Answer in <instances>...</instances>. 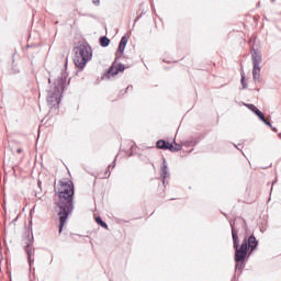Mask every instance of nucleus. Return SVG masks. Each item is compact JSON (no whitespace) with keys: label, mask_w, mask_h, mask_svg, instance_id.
<instances>
[{"label":"nucleus","mask_w":281,"mask_h":281,"mask_svg":"<svg viewBox=\"0 0 281 281\" xmlns=\"http://www.w3.org/2000/svg\"><path fill=\"white\" fill-rule=\"evenodd\" d=\"M56 195L58 201L56 202L59 216V234L63 233V227L69 218V214L74 212V182L71 180H60L58 182Z\"/></svg>","instance_id":"f257e3e1"},{"label":"nucleus","mask_w":281,"mask_h":281,"mask_svg":"<svg viewBox=\"0 0 281 281\" xmlns=\"http://www.w3.org/2000/svg\"><path fill=\"white\" fill-rule=\"evenodd\" d=\"M54 85V89L48 91L47 102L49 106L58 109L60 98H63V92L65 91V86L67 85V72H61V76L56 79Z\"/></svg>","instance_id":"f03ea898"},{"label":"nucleus","mask_w":281,"mask_h":281,"mask_svg":"<svg viewBox=\"0 0 281 281\" xmlns=\"http://www.w3.org/2000/svg\"><path fill=\"white\" fill-rule=\"evenodd\" d=\"M236 221L238 220L231 223L233 247L235 249V262H245V258H247V239H244L240 245V240L238 239V228H236Z\"/></svg>","instance_id":"7ed1b4c3"},{"label":"nucleus","mask_w":281,"mask_h":281,"mask_svg":"<svg viewBox=\"0 0 281 281\" xmlns=\"http://www.w3.org/2000/svg\"><path fill=\"white\" fill-rule=\"evenodd\" d=\"M91 58H93V50L91 49V46L81 44L75 48L74 63L78 69H83L87 67V64L89 60H91Z\"/></svg>","instance_id":"20e7f679"},{"label":"nucleus","mask_w":281,"mask_h":281,"mask_svg":"<svg viewBox=\"0 0 281 281\" xmlns=\"http://www.w3.org/2000/svg\"><path fill=\"white\" fill-rule=\"evenodd\" d=\"M251 60H252V78L255 82H260V64L262 63V53L259 50H251Z\"/></svg>","instance_id":"39448f33"},{"label":"nucleus","mask_w":281,"mask_h":281,"mask_svg":"<svg viewBox=\"0 0 281 281\" xmlns=\"http://www.w3.org/2000/svg\"><path fill=\"white\" fill-rule=\"evenodd\" d=\"M156 146L157 148H160V150H170L171 153H179V150L182 148L180 144L172 145L164 139L158 140Z\"/></svg>","instance_id":"423d86ee"},{"label":"nucleus","mask_w":281,"mask_h":281,"mask_svg":"<svg viewBox=\"0 0 281 281\" xmlns=\"http://www.w3.org/2000/svg\"><path fill=\"white\" fill-rule=\"evenodd\" d=\"M160 177L162 178V183L166 184V180L170 179V172L168 171V162H166V158L162 160V166L160 168Z\"/></svg>","instance_id":"0eeeda50"},{"label":"nucleus","mask_w":281,"mask_h":281,"mask_svg":"<svg viewBox=\"0 0 281 281\" xmlns=\"http://www.w3.org/2000/svg\"><path fill=\"white\" fill-rule=\"evenodd\" d=\"M127 44H128V38L126 36H123L119 44V49L116 52V58H122V56H124V49H126Z\"/></svg>","instance_id":"6e6552de"},{"label":"nucleus","mask_w":281,"mask_h":281,"mask_svg":"<svg viewBox=\"0 0 281 281\" xmlns=\"http://www.w3.org/2000/svg\"><path fill=\"white\" fill-rule=\"evenodd\" d=\"M25 251L27 254L29 265L30 267H32V263L34 262V247L32 246V244H27L25 246Z\"/></svg>","instance_id":"1a4fd4ad"},{"label":"nucleus","mask_w":281,"mask_h":281,"mask_svg":"<svg viewBox=\"0 0 281 281\" xmlns=\"http://www.w3.org/2000/svg\"><path fill=\"white\" fill-rule=\"evenodd\" d=\"M248 247L251 249V251H254V249H256V247H258V240L256 239V237L254 235H251L247 239V248Z\"/></svg>","instance_id":"9d476101"},{"label":"nucleus","mask_w":281,"mask_h":281,"mask_svg":"<svg viewBox=\"0 0 281 281\" xmlns=\"http://www.w3.org/2000/svg\"><path fill=\"white\" fill-rule=\"evenodd\" d=\"M125 67L123 65H121L119 68L115 66H112L109 70V74H111V76H117V74H120V71H124Z\"/></svg>","instance_id":"9b49d317"},{"label":"nucleus","mask_w":281,"mask_h":281,"mask_svg":"<svg viewBox=\"0 0 281 281\" xmlns=\"http://www.w3.org/2000/svg\"><path fill=\"white\" fill-rule=\"evenodd\" d=\"M110 44H111V40H109V37L106 36L100 37L101 47H109Z\"/></svg>","instance_id":"f8f14e48"},{"label":"nucleus","mask_w":281,"mask_h":281,"mask_svg":"<svg viewBox=\"0 0 281 281\" xmlns=\"http://www.w3.org/2000/svg\"><path fill=\"white\" fill-rule=\"evenodd\" d=\"M95 223H98V225H100L101 227H104V229H109V225H106L104 221H102V217H95Z\"/></svg>","instance_id":"ddd939ff"},{"label":"nucleus","mask_w":281,"mask_h":281,"mask_svg":"<svg viewBox=\"0 0 281 281\" xmlns=\"http://www.w3.org/2000/svg\"><path fill=\"white\" fill-rule=\"evenodd\" d=\"M248 106V109L250 110V111H252V113L255 114V115H257V113L260 111L256 105H254V104H248L247 105Z\"/></svg>","instance_id":"4468645a"},{"label":"nucleus","mask_w":281,"mask_h":281,"mask_svg":"<svg viewBox=\"0 0 281 281\" xmlns=\"http://www.w3.org/2000/svg\"><path fill=\"white\" fill-rule=\"evenodd\" d=\"M261 122H267V119L265 117V114L259 110L256 114Z\"/></svg>","instance_id":"2eb2a0df"},{"label":"nucleus","mask_w":281,"mask_h":281,"mask_svg":"<svg viewBox=\"0 0 281 281\" xmlns=\"http://www.w3.org/2000/svg\"><path fill=\"white\" fill-rule=\"evenodd\" d=\"M245 261H236L235 271H240Z\"/></svg>","instance_id":"dca6fc26"},{"label":"nucleus","mask_w":281,"mask_h":281,"mask_svg":"<svg viewBox=\"0 0 281 281\" xmlns=\"http://www.w3.org/2000/svg\"><path fill=\"white\" fill-rule=\"evenodd\" d=\"M241 85H243V89H247V83L245 82V75L241 74Z\"/></svg>","instance_id":"f3484780"},{"label":"nucleus","mask_w":281,"mask_h":281,"mask_svg":"<svg viewBox=\"0 0 281 281\" xmlns=\"http://www.w3.org/2000/svg\"><path fill=\"white\" fill-rule=\"evenodd\" d=\"M263 124H266L267 126H270V128H273V125H271V122H269L267 120H266V122H263Z\"/></svg>","instance_id":"a211bd4d"},{"label":"nucleus","mask_w":281,"mask_h":281,"mask_svg":"<svg viewBox=\"0 0 281 281\" xmlns=\"http://www.w3.org/2000/svg\"><path fill=\"white\" fill-rule=\"evenodd\" d=\"M92 3H93L94 5H100V0H93Z\"/></svg>","instance_id":"6ab92c4d"},{"label":"nucleus","mask_w":281,"mask_h":281,"mask_svg":"<svg viewBox=\"0 0 281 281\" xmlns=\"http://www.w3.org/2000/svg\"><path fill=\"white\" fill-rule=\"evenodd\" d=\"M16 153H18V155H21V153H23V149L18 148V149H16Z\"/></svg>","instance_id":"aec40b11"},{"label":"nucleus","mask_w":281,"mask_h":281,"mask_svg":"<svg viewBox=\"0 0 281 281\" xmlns=\"http://www.w3.org/2000/svg\"><path fill=\"white\" fill-rule=\"evenodd\" d=\"M274 133H278V128L271 127Z\"/></svg>","instance_id":"412c9836"},{"label":"nucleus","mask_w":281,"mask_h":281,"mask_svg":"<svg viewBox=\"0 0 281 281\" xmlns=\"http://www.w3.org/2000/svg\"><path fill=\"white\" fill-rule=\"evenodd\" d=\"M113 168H115V162H113Z\"/></svg>","instance_id":"4be33fe9"}]
</instances>
